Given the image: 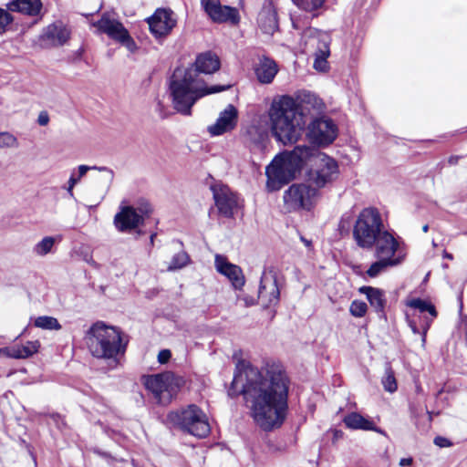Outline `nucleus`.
<instances>
[{
  "instance_id": "nucleus-1",
  "label": "nucleus",
  "mask_w": 467,
  "mask_h": 467,
  "mask_svg": "<svg viewBox=\"0 0 467 467\" xmlns=\"http://www.w3.org/2000/svg\"><path fill=\"white\" fill-rule=\"evenodd\" d=\"M243 394L254 422L264 431L279 428L287 410L288 379L280 366L245 368L234 374L229 395Z\"/></svg>"
},
{
  "instance_id": "nucleus-2",
  "label": "nucleus",
  "mask_w": 467,
  "mask_h": 467,
  "mask_svg": "<svg viewBox=\"0 0 467 467\" xmlns=\"http://www.w3.org/2000/svg\"><path fill=\"white\" fill-rule=\"evenodd\" d=\"M309 164L306 179L309 185L319 189L332 184L339 174L337 162L317 149L298 145L292 150H285L276 155L265 169L267 188L279 190L300 174L304 166Z\"/></svg>"
},
{
  "instance_id": "nucleus-3",
  "label": "nucleus",
  "mask_w": 467,
  "mask_h": 467,
  "mask_svg": "<svg viewBox=\"0 0 467 467\" xmlns=\"http://www.w3.org/2000/svg\"><path fill=\"white\" fill-rule=\"evenodd\" d=\"M321 109V99L311 92H302L297 99L284 95L273 99L268 109L270 129L275 139L284 145L296 143L306 126L305 109Z\"/></svg>"
},
{
  "instance_id": "nucleus-4",
  "label": "nucleus",
  "mask_w": 467,
  "mask_h": 467,
  "mask_svg": "<svg viewBox=\"0 0 467 467\" xmlns=\"http://www.w3.org/2000/svg\"><path fill=\"white\" fill-rule=\"evenodd\" d=\"M220 59L210 51L197 56L195 63L186 69L176 68L171 77L170 89L174 109L189 115L191 109L200 98L224 90V86L206 88L204 81L199 77L200 73L213 74L220 68Z\"/></svg>"
},
{
  "instance_id": "nucleus-5",
  "label": "nucleus",
  "mask_w": 467,
  "mask_h": 467,
  "mask_svg": "<svg viewBox=\"0 0 467 467\" xmlns=\"http://www.w3.org/2000/svg\"><path fill=\"white\" fill-rule=\"evenodd\" d=\"M86 342L91 355L97 358L109 359L116 366L118 357L126 351L127 340L122 332L102 321L93 324L86 335Z\"/></svg>"
},
{
  "instance_id": "nucleus-6",
  "label": "nucleus",
  "mask_w": 467,
  "mask_h": 467,
  "mask_svg": "<svg viewBox=\"0 0 467 467\" xmlns=\"http://www.w3.org/2000/svg\"><path fill=\"white\" fill-rule=\"evenodd\" d=\"M386 230L381 214L377 208H364L353 225L352 235L356 244L364 250H371L375 241Z\"/></svg>"
},
{
  "instance_id": "nucleus-7",
  "label": "nucleus",
  "mask_w": 467,
  "mask_h": 467,
  "mask_svg": "<svg viewBox=\"0 0 467 467\" xmlns=\"http://www.w3.org/2000/svg\"><path fill=\"white\" fill-rule=\"evenodd\" d=\"M168 419L183 431L198 438H205L211 431L207 415L194 404L169 413Z\"/></svg>"
},
{
  "instance_id": "nucleus-8",
  "label": "nucleus",
  "mask_w": 467,
  "mask_h": 467,
  "mask_svg": "<svg viewBox=\"0 0 467 467\" xmlns=\"http://www.w3.org/2000/svg\"><path fill=\"white\" fill-rule=\"evenodd\" d=\"M145 388L160 404H168L183 383L182 378L166 371L142 378Z\"/></svg>"
},
{
  "instance_id": "nucleus-9",
  "label": "nucleus",
  "mask_w": 467,
  "mask_h": 467,
  "mask_svg": "<svg viewBox=\"0 0 467 467\" xmlns=\"http://www.w3.org/2000/svg\"><path fill=\"white\" fill-rule=\"evenodd\" d=\"M319 195L317 189L308 183H294L284 192V206L287 212L309 211Z\"/></svg>"
},
{
  "instance_id": "nucleus-10",
  "label": "nucleus",
  "mask_w": 467,
  "mask_h": 467,
  "mask_svg": "<svg viewBox=\"0 0 467 467\" xmlns=\"http://www.w3.org/2000/svg\"><path fill=\"white\" fill-rule=\"evenodd\" d=\"M372 249L375 258H383L398 265H401L407 255L401 240L387 229L377 238Z\"/></svg>"
},
{
  "instance_id": "nucleus-11",
  "label": "nucleus",
  "mask_w": 467,
  "mask_h": 467,
  "mask_svg": "<svg viewBox=\"0 0 467 467\" xmlns=\"http://www.w3.org/2000/svg\"><path fill=\"white\" fill-rule=\"evenodd\" d=\"M306 135L313 143L327 146L336 140L337 127L331 119L317 118L309 123Z\"/></svg>"
},
{
  "instance_id": "nucleus-12",
  "label": "nucleus",
  "mask_w": 467,
  "mask_h": 467,
  "mask_svg": "<svg viewBox=\"0 0 467 467\" xmlns=\"http://www.w3.org/2000/svg\"><path fill=\"white\" fill-rule=\"evenodd\" d=\"M280 290L276 273L273 267L265 268L262 274L258 290V299L264 307L275 306L279 302Z\"/></svg>"
},
{
  "instance_id": "nucleus-13",
  "label": "nucleus",
  "mask_w": 467,
  "mask_h": 467,
  "mask_svg": "<svg viewBox=\"0 0 467 467\" xmlns=\"http://www.w3.org/2000/svg\"><path fill=\"white\" fill-rule=\"evenodd\" d=\"M148 24L152 35L161 37L169 35L176 25L174 13L170 9H157L148 18Z\"/></svg>"
},
{
  "instance_id": "nucleus-14",
  "label": "nucleus",
  "mask_w": 467,
  "mask_h": 467,
  "mask_svg": "<svg viewBox=\"0 0 467 467\" xmlns=\"http://www.w3.org/2000/svg\"><path fill=\"white\" fill-rule=\"evenodd\" d=\"M201 4L207 15L214 22L237 23L239 20L238 12L235 8L222 5L219 0H201Z\"/></svg>"
},
{
  "instance_id": "nucleus-15",
  "label": "nucleus",
  "mask_w": 467,
  "mask_h": 467,
  "mask_svg": "<svg viewBox=\"0 0 467 467\" xmlns=\"http://www.w3.org/2000/svg\"><path fill=\"white\" fill-rule=\"evenodd\" d=\"M213 192L219 213L225 217H232L238 205L235 193L225 185L213 187Z\"/></svg>"
},
{
  "instance_id": "nucleus-16",
  "label": "nucleus",
  "mask_w": 467,
  "mask_h": 467,
  "mask_svg": "<svg viewBox=\"0 0 467 467\" xmlns=\"http://www.w3.org/2000/svg\"><path fill=\"white\" fill-rule=\"evenodd\" d=\"M70 34V30L62 22H56L44 29L40 39L46 47H60L67 42Z\"/></svg>"
},
{
  "instance_id": "nucleus-17",
  "label": "nucleus",
  "mask_w": 467,
  "mask_h": 467,
  "mask_svg": "<svg viewBox=\"0 0 467 467\" xmlns=\"http://www.w3.org/2000/svg\"><path fill=\"white\" fill-rule=\"evenodd\" d=\"M238 120L236 108L229 104L219 115L215 123L208 127L212 136H220L235 129Z\"/></svg>"
},
{
  "instance_id": "nucleus-18",
  "label": "nucleus",
  "mask_w": 467,
  "mask_h": 467,
  "mask_svg": "<svg viewBox=\"0 0 467 467\" xmlns=\"http://www.w3.org/2000/svg\"><path fill=\"white\" fill-rule=\"evenodd\" d=\"M214 265L217 272L228 278L234 289H241L244 286L245 279L241 267L230 263L221 254L215 255Z\"/></svg>"
},
{
  "instance_id": "nucleus-19",
  "label": "nucleus",
  "mask_w": 467,
  "mask_h": 467,
  "mask_svg": "<svg viewBox=\"0 0 467 467\" xmlns=\"http://www.w3.org/2000/svg\"><path fill=\"white\" fill-rule=\"evenodd\" d=\"M96 34H106L111 39L118 41L127 31L122 23L113 18L109 13H104L98 21L91 23Z\"/></svg>"
},
{
  "instance_id": "nucleus-20",
  "label": "nucleus",
  "mask_w": 467,
  "mask_h": 467,
  "mask_svg": "<svg viewBox=\"0 0 467 467\" xmlns=\"http://www.w3.org/2000/svg\"><path fill=\"white\" fill-rule=\"evenodd\" d=\"M142 223V216L138 213L133 206L122 207L114 217V224L119 232L131 231Z\"/></svg>"
},
{
  "instance_id": "nucleus-21",
  "label": "nucleus",
  "mask_w": 467,
  "mask_h": 467,
  "mask_svg": "<svg viewBox=\"0 0 467 467\" xmlns=\"http://www.w3.org/2000/svg\"><path fill=\"white\" fill-rule=\"evenodd\" d=\"M303 37L315 53L330 54L331 36L327 32L310 27L305 30Z\"/></svg>"
},
{
  "instance_id": "nucleus-22",
  "label": "nucleus",
  "mask_w": 467,
  "mask_h": 467,
  "mask_svg": "<svg viewBox=\"0 0 467 467\" xmlns=\"http://www.w3.org/2000/svg\"><path fill=\"white\" fill-rule=\"evenodd\" d=\"M7 9L11 12L35 16L40 13L42 2L41 0H12L7 4Z\"/></svg>"
},
{
  "instance_id": "nucleus-23",
  "label": "nucleus",
  "mask_w": 467,
  "mask_h": 467,
  "mask_svg": "<svg viewBox=\"0 0 467 467\" xmlns=\"http://www.w3.org/2000/svg\"><path fill=\"white\" fill-rule=\"evenodd\" d=\"M258 24L262 31L268 35H272L277 29L276 12L271 5L264 6L259 13Z\"/></svg>"
},
{
  "instance_id": "nucleus-24",
  "label": "nucleus",
  "mask_w": 467,
  "mask_h": 467,
  "mask_svg": "<svg viewBox=\"0 0 467 467\" xmlns=\"http://www.w3.org/2000/svg\"><path fill=\"white\" fill-rule=\"evenodd\" d=\"M277 72L278 67L276 63L268 57L262 58L255 69L256 77L258 80L263 84L271 83Z\"/></svg>"
},
{
  "instance_id": "nucleus-25",
  "label": "nucleus",
  "mask_w": 467,
  "mask_h": 467,
  "mask_svg": "<svg viewBox=\"0 0 467 467\" xmlns=\"http://www.w3.org/2000/svg\"><path fill=\"white\" fill-rule=\"evenodd\" d=\"M343 422L346 427L351 430L375 431L377 432L383 433V431L379 430L371 420L364 418L358 412H351L346 415L343 419Z\"/></svg>"
},
{
  "instance_id": "nucleus-26",
  "label": "nucleus",
  "mask_w": 467,
  "mask_h": 467,
  "mask_svg": "<svg viewBox=\"0 0 467 467\" xmlns=\"http://www.w3.org/2000/svg\"><path fill=\"white\" fill-rule=\"evenodd\" d=\"M359 293L365 295L376 312H383L386 306V297L383 290L372 286H361Z\"/></svg>"
},
{
  "instance_id": "nucleus-27",
  "label": "nucleus",
  "mask_w": 467,
  "mask_h": 467,
  "mask_svg": "<svg viewBox=\"0 0 467 467\" xmlns=\"http://www.w3.org/2000/svg\"><path fill=\"white\" fill-rule=\"evenodd\" d=\"M91 170H98L99 171H109L110 173H112V171H109L107 167L79 165L78 167V174L76 175V171H73L69 177V180L67 182V186L66 190L70 197L74 196L73 189L76 186V184L81 180L82 177H84L86 175V173L88 171H91Z\"/></svg>"
},
{
  "instance_id": "nucleus-28",
  "label": "nucleus",
  "mask_w": 467,
  "mask_h": 467,
  "mask_svg": "<svg viewBox=\"0 0 467 467\" xmlns=\"http://www.w3.org/2000/svg\"><path fill=\"white\" fill-rule=\"evenodd\" d=\"M398 264L392 263L383 258H377L366 271V275L370 278H376L387 272L389 268L398 266Z\"/></svg>"
},
{
  "instance_id": "nucleus-29",
  "label": "nucleus",
  "mask_w": 467,
  "mask_h": 467,
  "mask_svg": "<svg viewBox=\"0 0 467 467\" xmlns=\"http://www.w3.org/2000/svg\"><path fill=\"white\" fill-rule=\"evenodd\" d=\"M17 359L27 358L36 353L40 348L38 340L27 341L24 345L16 344Z\"/></svg>"
},
{
  "instance_id": "nucleus-30",
  "label": "nucleus",
  "mask_w": 467,
  "mask_h": 467,
  "mask_svg": "<svg viewBox=\"0 0 467 467\" xmlns=\"http://www.w3.org/2000/svg\"><path fill=\"white\" fill-rule=\"evenodd\" d=\"M56 244V238L53 236H46L33 247V253L38 256H45L52 252Z\"/></svg>"
},
{
  "instance_id": "nucleus-31",
  "label": "nucleus",
  "mask_w": 467,
  "mask_h": 467,
  "mask_svg": "<svg viewBox=\"0 0 467 467\" xmlns=\"http://www.w3.org/2000/svg\"><path fill=\"white\" fill-rule=\"evenodd\" d=\"M34 325L36 327L45 330H60L61 325L56 317L49 316H40L34 321Z\"/></svg>"
},
{
  "instance_id": "nucleus-32",
  "label": "nucleus",
  "mask_w": 467,
  "mask_h": 467,
  "mask_svg": "<svg viewBox=\"0 0 467 467\" xmlns=\"http://www.w3.org/2000/svg\"><path fill=\"white\" fill-rule=\"evenodd\" d=\"M407 306L418 309L420 312H429L432 318L436 317L437 312L433 305L420 298L411 299Z\"/></svg>"
},
{
  "instance_id": "nucleus-33",
  "label": "nucleus",
  "mask_w": 467,
  "mask_h": 467,
  "mask_svg": "<svg viewBox=\"0 0 467 467\" xmlns=\"http://www.w3.org/2000/svg\"><path fill=\"white\" fill-rule=\"evenodd\" d=\"M190 262V257L187 253L182 251L174 254L171 258V264L168 266L169 271H175L186 266Z\"/></svg>"
},
{
  "instance_id": "nucleus-34",
  "label": "nucleus",
  "mask_w": 467,
  "mask_h": 467,
  "mask_svg": "<svg viewBox=\"0 0 467 467\" xmlns=\"http://www.w3.org/2000/svg\"><path fill=\"white\" fill-rule=\"evenodd\" d=\"M294 4L306 12H315L321 8L325 0H293Z\"/></svg>"
},
{
  "instance_id": "nucleus-35",
  "label": "nucleus",
  "mask_w": 467,
  "mask_h": 467,
  "mask_svg": "<svg viewBox=\"0 0 467 467\" xmlns=\"http://www.w3.org/2000/svg\"><path fill=\"white\" fill-rule=\"evenodd\" d=\"M18 145V140L14 134L8 131L0 132V148H17Z\"/></svg>"
},
{
  "instance_id": "nucleus-36",
  "label": "nucleus",
  "mask_w": 467,
  "mask_h": 467,
  "mask_svg": "<svg viewBox=\"0 0 467 467\" xmlns=\"http://www.w3.org/2000/svg\"><path fill=\"white\" fill-rule=\"evenodd\" d=\"M382 384L386 391L392 393L397 390L396 379L390 368L386 369L385 376L382 379Z\"/></svg>"
},
{
  "instance_id": "nucleus-37",
  "label": "nucleus",
  "mask_w": 467,
  "mask_h": 467,
  "mask_svg": "<svg viewBox=\"0 0 467 467\" xmlns=\"http://www.w3.org/2000/svg\"><path fill=\"white\" fill-rule=\"evenodd\" d=\"M8 11L0 7V35L5 34L14 21V17Z\"/></svg>"
},
{
  "instance_id": "nucleus-38",
  "label": "nucleus",
  "mask_w": 467,
  "mask_h": 467,
  "mask_svg": "<svg viewBox=\"0 0 467 467\" xmlns=\"http://www.w3.org/2000/svg\"><path fill=\"white\" fill-rule=\"evenodd\" d=\"M368 306L363 301L354 300L349 307L350 314L355 317H362L367 313Z\"/></svg>"
},
{
  "instance_id": "nucleus-39",
  "label": "nucleus",
  "mask_w": 467,
  "mask_h": 467,
  "mask_svg": "<svg viewBox=\"0 0 467 467\" xmlns=\"http://www.w3.org/2000/svg\"><path fill=\"white\" fill-rule=\"evenodd\" d=\"M314 68L322 72L326 71L328 67L327 59L330 56V54L314 53Z\"/></svg>"
},
{
  "instance_id": "nucleus-40",
  "label": "nucleus",
  "mask_w": 467,
  "mask_h": 467,
  "mask_svg": "<svg viewBox=\"0 0 467 467\" xmlns=\"http://www.w3.org/2000/svg\"><path fill=\"white\" fill-rule=\"evenodd\" d=\"M118 42L125 46L130 52H134L137 48L136 43L130 36L128 30L121 36Z\"/></svg>"
},
{
  "instance_id": "nucleus-41",
  "label": "nucleus",
  "mask_w": 467,
  "mask_h": 467,
  "mask_svg": "<svg viewBox=\"0 0 467 467\" xmlns=\"http://www.w3.org/2000/svg\"><path fill=\"white\" fill-rule=\"evenodd\" d=\"M135 209L142 217L148 216L152 211L150 204L146 201H140Z\"/></svg>"
},
{
  "instance_id": "nucleus-42",
  "label": "nucleus",
  "mask_w": 467,
  "mask_h": 467,
  "mask_svg": "<svg viewBox=\"0 0 467 467\" xmlns=\"http://www.w3.org/2000/svg\"><path fill=\"white\" fill-rule=\"evenodd\" d=\"M4 356L10 358H16V346L5 347L0 348V357Z\"/></svg>"
},
{
  "instance_id": "nucleus-43",
  "label": "nucleus",
  "mask_w": 467,
  "mask_h": 467,
  "mask_svg": "<svg viewBox=\"0 0 467 467\" xmlns=\"http://www.w3.org/2000/svg\"><path fill=\"white\" fill-rule=\"evenodd\" d=\"M237 300L242 301L245 307L254 306L255 304V299L253 296H248V295H238Z\"/></svg>"
},
{
  "instance_id": "nucleus-44",
  "label": "nucleus",
  "mask_w": 467,
  "mask_h": 467,
  "mask_svg": "<svg viewBox=\"0 0 467 467\" xmlns=\"http://www.w3.org/2000/svg\"><path fill=\"white\" fill-rule=\"evenodd\" d=\"M171 357V353L169 349H162L158 354V361L161 364H165L169 361Z\"/></svg>"
},
{
  "instance_id": "nucleus-45",
  "label": "nucleus",
  "mask_w": 467,
  "mask_h": 467,
  "mask_svg": "<svg viewBox=\"0 0 467 467\" xmlns=\"http://www.w3.org/2000/svg\"><path fill=\"white\" fill-rule=\"evenodd\" d=\"M49 122V115L47 111H41L37 117V123L40 126H47Z\"/></svg>"
},
{
  "instance_id": "nucleus-46",
  "label": "nucleus",
  "mask_w": 467,
  "mask_h": 467,
  "mask_svg": "<svg viewBox=\"0 0 467 467\" xmlns=\"http://www.w3.org/2000/svg\"><path fill=\"white\" fill-rule=\"evenodd\" d=\"M434 443L439 447H449L451 445V441L446 438L436 437L434 439Z\"/></svg>"
},
{
  "instance_id": "nucleus-47",
  "label": "nucleus",
  "mask_w": 467,
  "mask_h": 467,
  "mask_svg": "<svg viewBox=\"0 0 467 467\" xmlns=\"http://www.w3.org/2000/svg\"><path fill=\"white\" fill-rule=\"evenodd\" d=\"M413 463V459L411 457L402 458L400 460L399 465L400 467H410Z\"/></svg>"
},
{
  "instance_id": "nucleus-48",
  "label": "nucleus",
  "mask_w": 467,
  "mask_h": 467,
  "mask_svg": "<svg viewBox=\"0 0 467 467\" xmlns=\"http://www.w3.org/2000/svg\"><path fill=\"white\" fill-rule=\"evenodd\" d=\"M409 325L414 334L420 333L417 325L413 321H410Z\"/></svg>"
},
{
  "instance_id": "nucleus-49",
  "label": "nucleus",
  "mask_w": 467,
  "mask_h": 467,
  "mask_svg": "<svg viewBox=\"0 0 467 467\" xmlns=\"http://www.w3.org/2000/svg\"><path fill=\"white\" fill-rule=\"evenodd\" d=\"M301 241L305 244V245L306 247H310L311 246V241L309 240H306V238H304L303 236H301Z\"/></svg>"
},
{
  "instance_id": "nucleus-50",
  "label": "nucleus",
  "mask_w": 467,
  "mask_h": 467,
  "mask_svg": "<svg viewBox=\"0 0 467 467\" xmlns=\"http://www.w3.org/2000/svg\"><path fill=\"white\" fill-rule=\"evenodd\" d=\"M443 257L444 258H447L449 260H452L453 259V255L446 251L443 252Z\"/></svg>"
},
{
  "instance_id": "nucleus-51",
  "label": "nucleus",
  "mask_w": 467,
  "mask_h": 467,
  "mask_svg": "<svg viewBox=\"0 0 467 467\" xmlns=\"http://www.w3.org/2000/svg\"><path fill=\"white\" fill-rule=\"evenodd\" d=\"M456 161H457V158H454V157H451V158H450V160H449V162H450V163H451V164L456 163Z\"/></svg>"
},
{
  "instance_id": "nucleus-52",
  "label": "nucleus",
  "mask_w": 467,
  "mask_h": 467,
  "mask_svg": "<svg viewBox=\"0 0 467 467\" xmlns=\"http://www.w3.org/2000/svg\"><path fill=\"white\" fill-rule=\"evenodd\" d=\"M428 230H429V225H428V224L423 225V227H422V231H423L424 233H427V232H428Z\"/></svg>"
},
{
  "instance_id": "nucleus-53",
  "label": "nucleus",
  "mask_w": 467,
  "mask_h": 467,
  "mask_svg": "<svg viewBox=\"0 0 467 467\" xmlns=\"http://www.w3.org/2000/svg\"><path fill=\"white\" fill-rule=\"evenodd\" d=\"M155 236H156V234H152L150 235V244H153V242H154V238H155Z\"/></svg>"
}]
</instances>
